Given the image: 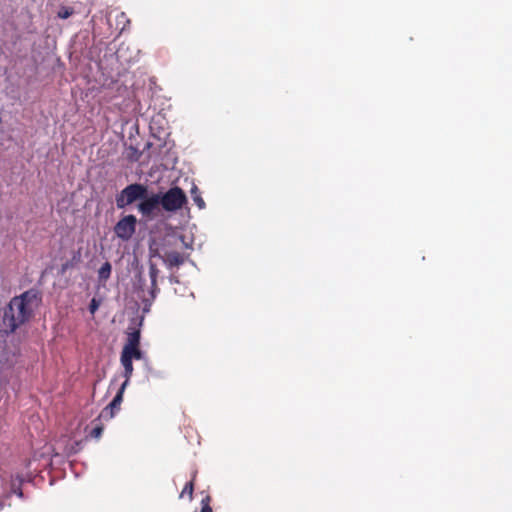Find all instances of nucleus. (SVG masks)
<instances>
[{
  "label": "nucleus",
  "instance_id": "f257e3e1",
  "mask_svg": "<svg viewBox=\"0 0 512 512\" xmlns=\"http://www.w3.org/2000/svg\"><path fill=\"white\" fill-rule=\"evenodd\" d=\"M42 302L41 294L30 289L19 296L13 297L3 313V325L7 332H14L28 322Z\"/></svg>",
  "mask_w": 512,
  "mask_h": 512
},
{
  "label": "nucleus",
  "instance_id": "39448f33",
  "mask_svg": "<svg viewBox=\"0 0 512 512\" xmlns=\"http://www.w3.org/2000/svg\"><path fill=\"white\" fill-rule=\"evenodd\" d=\"M161 205L160 195L152 194L145 196L142 198L137 205L138 211L142 214L143 217L152 219L156 216L159 211V207Z\"/></svg>",
  "mask_w": 512,
  "mask_h": 512
},
{
  "label": "nucleus",
  "instance_id": "423d86ee",
  "mask_svg": "<svg viewBox=\"0 0 512 512\" xmlns=\"http://www.w3.org/2000/svg\"><path fill=\"white\" fill-rule=\"evenodd\" d=\"M127 386V381H124L122 385L120 386L117 394L113 398V400L110 402L109 405H107L100 413L99 418L103 420H110L114 417L115 413L120 409L121 403L123 401V394L125 391V388Z\"/></svg>",
  "mask_w": 512,
  "mask_h": 512
},
{
  "label": "nucleus",
  "instance_id": "0eeeda50",
  "mask_svg": "<svg viewBox=\"0 0 512 512\" xmlns=\"http://www.w3.org/2000/svg\"><path fill=\"white\" fill-rule=\"evenodd\" d=\"M163 259L168 268L179 267L185 262V256L177 251L166 252Z\"/></svg>",
  "mask_w": 512,
  "mask_h": 512
},
{
  "label": "nucleus",
  "instance_id": "1a4fd4ad",
  "mask_svg": "<svg viewBox=\"0 0 512 512\" xmlns=\"http://www.w3.org/2000/svg\"><path fill=\"white\" fill-rule=\"evenodd\" d=\"M158 274H159V270H158L156 264L150 263L149 264V276H150V279H151V294H152V298H155V293L157 291H159V289L157 287V277H158Z\"/></svg>",
  "mask_w": 512,
  "mask_h": 512
},
{
  "label": "nucleus",
  "instance_id": "7ed1b4c3",
  "mask_svg": "<svg viewBox=\"0 0 512 512\" xmlns=\"http://www.w3.org/2000/svg\"><path fill=\"white\" fill-rule=\"evenodd\" d=\"M161 206L166 211L181 209L187 198L184 191L179 187L170 188L163 196H160Z\"/></svg>",
  "mask_w": 512,
  "mask_h": 512
},
{
  "label": "nucleus",
  "instance_id": "dca6fc26",
  "mask_svg": "<svg viewBox=\"0 0 512 512\" xmlns=\"http://www.w3.org/2000/svg\"><path fill=\"white\" fill-rule=\"evenodd\" d=\"M73 9L70 7H61L58 11V17L61 19H67L73 14Z\"/></svg>",
  "mask_w": 512,
  "mask_h": 512
},
{
  "label": "nucleus",
  "instance_id": "a211bd4d",
  "mask_svg": "<svg viewBox=\"0 0 512 512\" xmlns=\"http://www.w3.org/2000/svg\"><path fill=\"white\" fill-rule=\"evenodd\" d=\"M102 433H103V427H102L101 425H97V426H95V427L91 430V432H90V436H91L92 438L98 439V438H100V437H101Z\"/></svg>",
  "mask_w": 512,
  "mask_h": 512
},
{
  "label": "nucleus",
  "instance_id": "2eb2a0df",
  "mask_svg": "<svg viewBox=\"0 0 512 512\" xmlns=\"http://www.w3.org/2000/svg\"><path fill=\"white\" fill-rule=\"evenodd\" d=\"M193 491H194V482L193 480L186 483L183 490L180 493V497L183 498L185 496L188 497L189 500H192L193 498Z\"/></svg>",
  "mask_w": 512,
  "mask_h": 512
},
{
  "label": "nucleus",
  "instance_id": "6ab92c4d",
  "mask_svg": "<svg viewBox=\"0 0 512 512\" xmlns=\"http://www.w3.org/2000/svg\"><path fill=\"white\" fill-rule=\"evenodd\" d=\"M100 306V300L96 299V298H92L90 304H89V311L92 315L95 314V312L98 310Z\"/></svg>",
  "mask_w": 512,
  "mask_h": 512
},
{
  "label": "nucleus",
  "instance_id": "f03ea898",
  "mask_svg": "<svg viewBox=\"0 0 512 512\" xmlns=\"http://www.w3.org/2000/svg\"><path fill=\"white\" fill-rule=\"evenodd\" d=\"M147 193V186L139 183L129 184L116 196V205L119 209H123L126 206L145 198Z\"/></svg>",
  "mask_w": 512,
  "mask_h": 512
},
{
  "label": "nucleus",
  "instance_id": "9d476101",
  "mask_svg": "<svg viewBox=\"0 0 512 512\" xmlns=\"http://www.w3.org/2000/svg\"><path fill=\"white\" fill-rule=\"evenodd\" d=\"M121 364L124 367V377L125 381H127V384L129 383V380L133 373V363L132 360L126 356V354H121L120 358Z\"/></svg>",
  "mask_w": 512,
  "mask_h": 512
},
{
  "label": "nucleus",
  "instance_id": "ddd939ff",
  "mask_svg": "<svg viewBox=\"0 0 512 512\" xmlns=\"http://www.w3.org/2000/svg\"><path fill=\"white\" fill-rule=\"evenodd\" d=\"M191 196L194 201V203L200 208L203 209L205 207V202L203 198L200 195L199 189L196 185H193L191 188Z\"/></svg>",
  "mask_w": 512,
  "mask_h": 512
},
{
  "label": "nucleus",
  "instance_id": "20e7f679",
  "mask_svg": "<svg viewBox=\"0 0 512 512\" xmlns=\"http://www.w3.org/2000/svg\"><path fill=\"white\" fill-rule=\"evenodd\" d=\"M137 219L134 215H126L114 226V232L123 241L131 239L136 231Z\"/></svg>",
  "mask_w": 512,
  "mask_h": 512
},
{
  "label": "nucleus",
  "instance_id": "9b49d317",
  "mask_svg": "<svg viewBox=\"0 0 512 512\" xmlns=\"http://www.w3.org/2000/svg\"><path fill=\"white\" fill-rule=\"evenodd\" d=\"M121 354H126V356H128L131 360H133V359L139 360L142 358V352L139 349V346L123 347Z\"/></svg>",
  "mask_w": 512,
  "mask_h": 512
},
{
  "label": "nucleus",
  "instance_id": "f3484780",
  "mask_svg": "<svg viewBox=\"0 0 512 512\" xmlns=\"http://www.w3.org/2000/svg\"><path fill=\"white\" fill-rule=\"evenodd\" d=\"M211 498L210 496H206L204 499H202V507L200 512H213L212 508L210 506Z\"/></svg>",
  "mask_w": 512,
  "mask_h": 512
},
{
  "label": "nucleus",
  "instance_id": "4468645a",
  "mask_svg": "<svg viewBox=\"0 0 512 512\" xmlns=\"http://www.w3.org/2000/svg\"><path fill=\"white\" fill-rule=\"evenodd\" d=\"M141 154L142 153L133 146H129L125 151V157L131 162L138 161Z\"/></svg>",
  "mask_w": 512,
  "mask_h": 512
},
{
  "label": "nucleus",
  "instance_id": "412c9836",
  "mask_svg": "<svg viewBox=\"0 0 512 512\" xmlns=\"http://www.w3.org/2000/svg\"><path fill=\"white\" fill-rule=\"evenodd\" d=\"M121 49H118L117 55L120 57Z\"/></svg>",
  "mask_w": 512,
  "mask_h": 512
},
{
  "label": "nucleus",
  "instance_id": "aec40b11",
  "mask_svg": "<svg viewBox=\"0 0 512 512\" xmlns=\"http://www.w3.org/2000/svg\"><path fill=\"white\" fill-rule=\"evenodd\" d=\"M19 497L23 496L22 490L19 488L18 490L14 491Z\"/></svg>",
  "mask_w": 512,
  "mask_h": 512
},
{
  "label": "nucleus",
  "instance_id": "6e6552de",
  "mask_svg": "<svg viewBox=\"0 0 512 512\" xmlns=\"http://www.w3.org/2000/svg\"><path fill=\"white\" fill-rule=\"evenodd\" d=\"M140 344V329L129 326L127 332V342L124 347H135Z\"/></svg>",
  "mask_w": 512,
  "mask_h": 512
},
{
  "label": "nucleus",
  "instance_id": "f8f14e48",
  "mask_svg": "<svg viewBox=\"0 0 512 512\" xmlns=\"http://www.w3.org/2000/svg\"><path fill=\"white\" fill-rule=\"evenodd\" d=\"M112 266L109 262H105L98 271L100 281H106L110 278Z\"/></svg>",
  "mask_w": 512,
  "mask_h": 512
}]
</instances>
